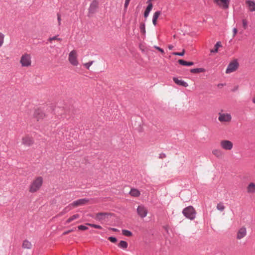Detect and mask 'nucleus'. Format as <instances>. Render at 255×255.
I'll use <instances>...</instances> for the list:
<instances>
[{"label": "nucleus", "mask_w": 255, "mask_h": 255, "mask_svg": "<svg viewBox=\"0 0 255 255\" xmlns=\"http://www.w3.org/2000/svg\"><path fill=\"white\" fill-rule=\"evenodd\" d=\"M87 225L96 229H101L102 228L101 226L94 224L87 223Z\"/></svg>", "instance_id": "7c9ffc66"}, {"label": "nucleus", "mask_w": 255, "mask_h": 255, "mask_svg": "<svg viewBox=\"0 0 255 255\" xmlns=\"http://www.w3.org/2000/svg\"><path fill=\"white\" fill-rule=\"evenodd\" d=\"M129 194L131 196L136 197L139 196L140 195V192L137 189L134 188L130 190Z\"/></svg>", "instance_id": "412c9836"}, {"label": "nucleus", "mask_w": 255, "mask_h": 255, "mask_svg": "<svg viewBox=\"0 0 255 255\" xmlns=\"http://www.w3.org/2000/svg\"><path fill=\"white\" fill-rule=\"evenodd\" d=\"M122 234L123 235L127 237H130L132 235V233L130 231L127 230H123Z\"/></svg>", "instance_id": "cd10ccee"}, {"label": "nucleus", "mask_w": 255, "mask_h": 255, "mask_svg": "<svg viewBox=\"0 0 255 255\" xmlns=\"http://www.w3.org/2000/svg\"><path fill=\"white\" fill-rule=\"evenodd\" d=\"M129 3V2L128 1V0L125 1V5H124V8H125V10H126L128 6V5Z\"/></svg>", "instance_id": "a18cd8bd"}, {"label": "nucleus", "mask_w": 255, "mask_h": 255, "mask_svg": "<svg viewBox=\"0 0 255 255\" xmlns=\"http://www.w3.org/2000/svg\"><path fill=\"white\" fill-rule=\"evenodd\" d=\"M173 80L174 82L179 86H183L184 87H187L188 86L187 83L182 80H179L176 77H173Z\"/></svg>", "instance_id": "2eb2a0df"}, {"label": "nucleus", "mask_w": 255, "mask_h": 255, "mask_svg": "<svg viewBox=\"0 0 255 255\" xmlns=\"http://www.w3.org/2000/svg\"><path fill=\"white\" fill-rule=\"evenodd\" d=\"M212 153L217 158H222L223 153V152L220 149H214L212 151Z\"/></svg>", "instance_id": "a211bd4d"}, {"label": "nucleus", "mask_w": 255, "mask_h": 255, "mask_svg": "<svg viewBox=\"0 0 255 255\" xmlns=\"http://www.w3.org/2000/svg\"><path fill=\"white\" fill-rule=\"evenodd\" d=\"M149 12H150V11H148V10H145L144 11V17L145 18L147 17V16H148V15H149Z\"/></svg>", "instance_id": "c03bdc74"}, {"label": "nucleus", "mask_w": 255, "mask_h": 255, "mask_svg": "<svg viewBox=\"0 0 255 255\" xmlns=\"http://www.w3.org/2000/svg\"><path fill=\"white\" fill-rule=\"evenodd\" d=\"M247 191L249 193H253L255 192V184L251 183L247 187Z\"/></svg>", "instance_id": "f3484780"}, {"label": "nucleus", "mask_w": 255, "mask_h": 255, "mask_svg": "<svg viewBox=\"0 0 255 255\" xmlns=\"http://www.w3.org/2000/svg\"><path fill=\"white\" fill-rule=\"evenodd\" d=\"M247 234L246 229L244 227L241 228L237 233V238L240 240L244 238Z\"/></svg>", "instance_id": "ddd939ff"}, {"label": "nucleus", "mask_w": 255, "mask_h": 255, "mask_svg": "<svg viewBox=\"0 0 255 255\" xmlns=\"http://www.w3.org/2000/svg\"><path fill=\"white\" fill-rule=\"evenodd\" d=\"M77 58V52L76 50H73L69 54V61L70 63L74 66L78 65V62Z\"/></svg>", "instance_id": "39448f33"}, {"label": "nucleus", "mask_w": 255, "mask_h": 255, "mask_svg": "<svg viewBox=\"0 0 255 255\" xmlns=\"http://www.w3.org/2000/svg\"><path fill=\"white\" fill-rule=\"evenodd\" d=\"M205 71V69L204 68H194L190 70V72L192 73H199L202 72H204Z\"/></svg>", "instance_id": "393cba45"}, {"label": "nucleus", "mask_w": 255, "mask_h": 255, "mask_svg": "<svg viewBox=\"0 0 255 255\" xmlns=\"http://www.w3.org/2000/svg\"><path fill=\"white\" fill-rule=\"evenodd\" d=\"M157 19H155V18H152V22H153V24L154 25H156V22H157Z\"/></svg>", "instance_id": "09e8293b"}, {"label": "nucleus", "mask_w": 255, "mask_h": 255, "mask_svg": "<svg viewBox=\"0 0 255 255\" xmlns=\"http://www.w3.org/2000/svg\"><path fill=\"white\" fill-rule=\"evenodd\" d=\"M225 208V207L221 203L218 204L217 205V209L220 211H223L224 210Z\"/></svg>", "instance_id": "c85d7f7f"}, {"label": "nucleus", "mask_w": 255, "mask_h": 255, "mask_svg": "<svg viewBox=\"0 0 255 255\" xmlns=\"http://www.w3.org/2000/svg\"><path fill=\"white\" fill-rule=\"evenodd\" d=\"M185 53V50L183 49L182 51L181 52H174L172 53V54L174 55H178L180 56H183Z\"/></svg>", "instance_id": "2f4dec72"}, {"label": "nucleus", "mask_w": 255, "mask_h": 255, "mask_svg": "<svg viewBox=\"0 0 255 255\" xmlns=\"http://www.w3.org/2000/svg\"><path fill=\"white\" fill-rule=\"evenodd\" d=\"M139 29H140V32L144 35L145 34L146 31H145V25L144 23H142V22L140 23Z\"/></svg>", "instance_id": "bb28decb"}, {"label": "nucleus", "mask_w": 255, "mask_h": 255, "mask_svg": "<svg viewBox=\"0 0 255 255\" xmlns=\"http://www.w3.org/2000/svg\"><path fill=\"white\" fill-rule=\"evenodd\" d=\"M79 217V215L78 214H75L73 216H72L71 217H70L66 221V224H69L74 220L77 219Z\"/></svg>", "instance_id": "a878e982"}, {"label": "nucleus", "mask_w": 255, "mask_h": 255, "mask_svg": "<svg viewBox=\"0 0 255 255\" xmlns=\"http://www.w3.org/2000/svg\"><path fill=\"white\" fill-rule=\"evenodd\" d=\"M137 212L141 218H144L147 215V210L144 206H138L137 209Z\"/></svg>", "instance_id": "9b49d317"}, {"label": "nucleus", "mask_w": 255, "mask_h": 255, "mask_svg": "<svg viewBox=\"0 0 255 255\" xmlns=\"http://www.w3.org/2000/svg\"><path fill=\"white\" fill-rule=\"evenodd\" d=\"M250 10L251 11H255V2L252 0L247 1Z\"/></svg>", "instance_id": "6ab92c4d"}, {"label": "nucleus", "mask_w": 255, "mask_h": 255, "mask_svg": "<svg viewBox=\"0 0 255 255\" xmlns=\"http://www.w3.org/2000/svg\"><path fill=\"white\" fill-rule=\"evenodd\" d=\"M213 2L225 9H228L229 7L230 0H213Z\"/></svg>", "instance_id": "0eeeda50"}, {"label": "nucleus", "mask_w": 255, "mask_h": 255, "mask_svg": "<svg viewBox=\"0 0 255 255\" xmlns=\"http://www.w3.org/2000/svg\"><path fill=\"white\" fill-rule=\"evenodd\" d=\"M31 244L28 241L25 240L23 241L22 247L24 249H30L31 248Z\"/></svg>", "instance_id": "4be33fe9"}, {"label": "nucleus", "mask_w": 255, "mask_h": 255, "mask_svg": "<svg viewBox=\"0 0 255 255\" xmlns=\"http://www.w3.org/2000/svg\"><path fill=\"white\" fill-rule=\"evenodd\" d=\"M220 145L223 149L228 150H231L233 146V143L228 140H222L220 142Z\"/></svg>", "instance_id": "6e6552de"}, {"label": "nucleus", "mask_w": 255, "mask_h": 255, "mask_svg": "<svg viewBox=\"0 0 255 255\" xmlns=\"http://www.w3.org/2000/svg\"><path fill=\"white\" fill-rule=\"evenodd\" d=\"M98 6H99V2L96 0H93L90 4V5L88 9V16L90 17L92 15L94 14L96 12V11L98 8Z\"/></svg>", "instance_id": "20e7f679"}, {"label": "nucleus", "mask_w": 255, "mask_h": 255, "mask_svg": "<svg viewBox=\"0 0 255 255\" xmlns=\"http://www.w3.org/2000/svg\"><path fill=\"white\" fill-rule=\"evenodd\" d=\"M57 40L60 41L61 39L60 38H58V36H55L52 37H50L48 39V41L49 42H51L52 40Z\"/></svg>", "instance_id": "4c0bfd02"}, {"label": "nucleus", "mask_w": 255, "mask_h": 255, "mask_svg": "<svg viewBox=\"0 0 255 255\" xmlns=\"http://www.w3.org/2000/svg\"><path fill=\"white\" fill-rule=\"evenodd\" d=\"M4 40V35L0 32V47L1 46L3 43Z\"/></svg>", "instance_id": "72a5a7b5"}, {"label": "nucleus", "mask_w": 255, "mask_h": 255, "mask_svg": "<svg viewBox=\"0 0 255 255\" xmlns=\"http://www.w3.org/2000/svg\"><path fill=\"white\" fill-rule=\"evenodd\" d=\"M108 240L113 243H115L117 241V238L114 237H110L108 238Z\"/></svg>", "instance_id": "e433bc0d"}, {"label": "nucleus", "mask_w": 255, "mask_h": 255, "mask_svg": "<svg viewBox=\"0 0 255 255\" xmlns=\"http://www.w3.org/2000/svg\"><path fill=\"white\" fill-rule=\"evenodd\" d=\"M74 231V229L69 230H68V231H65V232H63V234H62V235H67V234H68L69 233H71V232H73V231Z\"/></svg>", "instance_id": "37998d69"}, {"label": "nucleus", "mask_w": 255, "mask_h": 255, "mask_svg": "<svg viewBox=\"0 0 255 255\" xmlns=\"http://www.w3.org/2000/svg\"><path fill=\"white\" fill-rule=\"evenodd\" d=\"M20 63L22 66L28 67L31 65V57L29 54L23 55L20 59Z\"/></svg>", "instance_id": "423d86ee"}, {"label": "nucleus", "mask_w": 255, "mask_h": 255, "mask_svg": "<svg viewBox=\"0 0 255 255\" xmlns=\"http://www.w3.org/2000/svg\"><path fill=\"white\" fill-rule=\"evenodd\" d=\"M222 47V45H221V42L220 41H218L216 43V44L215 45V46H214V49H211L210 50V52L211 53H216L218 52V48L219 47Z\"/></svg>", "instance_id": "5701e85b"}, {"label": "nucleus", "mask_w": 255, "mask_h": 255, "mask_svg": "<svg viewBox=\"0 0 255 255\" xmlns=\"http://www.w3.org/2000/svg\"><path fill=\"white\" fill-rule=\"evenodd\" d=\"M160 14H161L160 11H156L153 14V18L157 19L158 18V17L159 16V15H160Z\"/></svg>", "instance_id": "c9c22d12"}, {"label": "nucleus", "mask_w": 255, "mask_h": 255, "mask_svg": "<svg viewBox=\"0 0 255 255\" xmlns=\"http://www.w3.org/2000/svg\"><path fill=\"white\" fill-rule=\"evenodd\" d=\"M94 61H92L88 63L84 64V66L87 69H89L91 65L93 63Z\"/></svg>", "instance_id": "f704fd0d"}, {"label": "nucleus", "mask_w": 255, "mask_h": 255, "mask_svg": "<svg viewBox=\"0 0 255 255\" xmlns=\"http://www.w3.org/2000/svg\"><path fill=\"white\" fill-rule=\"evenodd\" d=\"M110 229L115 232H117L119 231L116 228H111Z\"/></svg>", "instance_id": "3c124183"}, {"label": "nucleus", "mask_w": 255, "mask_h": 255, "mask_svg": "<svg viewBox=\"0 0 255 255\" xmlns=\"http://www.w3.org/2000/svg\"><path fill=\"white\" fill-rule=\"evenodd\" d=\"M22 143L26 146H30L33 143V140L31 137L26 136L22 138Z\"/></svg>", "instance_id": "4468645a"}, {"label": "nucleus", "mask_w": 255, "mask_h": 255, "mask_svg": "<svg viewBox=\"0 0 255 255\" xmlns=\"http://www.w3.org/2000/svg\"><path fill=\"white\" fill-rule=\"evenodd\" d=\"M147 3H148V5L146 7L145 10H148L150 12V11L151 10L152 7H153V5L151 1L148 2V0L147 1Z\"/></svg>", "instance_id": "c756f323"}, {"label": "nucleus", "mask_w": 255, "mask_h": 255, "mask_svg": "<svg viewBox=\"0 0 255 255\" xmlns=\"http://www.w3.org/2000/svg\"><path fill=\"white\" fill-rule=\"evenodd\" d=\"M253 102L255 104V97L252 100Z\"/></svg>", "instance_id": "603ef678"}, {"label": "nucleus", "mask_w": 255, "mask_h": 255, "mask_svg": "<svg viewBox=\"0 0 255 255\" xmlns=\"http://www.w3.org/2000/svg\"><path fill=\"white\" fill-rule=\"evenodd\" d=\"M232 117L229 114L219 113V120L221 122H229L231 120Z\"/></svg>", "instance_id": "9d476101"}, {"label": "nucleus", "mask_w": 255, "mask_h": 255, "mask_svg": "<svg viewBox=\"0 0 255 255\" xmlns=\"http://www.w3.org/2000/svg\"><path fill=\"white\" fill-rule=\"evenodd\" d=\"M237 29L236 28H234L233 29V37H235L237 33Z\"/></svg>", "instance_id": "de8ad7c7"}, {"label": "nucleus", "mask_w": 255, "mask_h": 255, "mask_svg": "<svg viewBox=\"0 0 255 255\" xmlns=\"http://www.w3.org/2000/svg\"><path fill=\"white\" fill-rule=\"evenodd\" d=\"M182 213L186 218L191 220H194L196 217V211L192 206L184 208L182 211Z\"/></svg>", "instance_id": "f257e3e1"}, {"label": "nucleus", "mask_w": 255, "mask_h": 255, "mask_svg": "<svg viewBox=\"0 0 255 255\" xmlns=\"http://www.w3.org/2000/svg\"><path fill=\"white\" fill-rule=\"evenodd\" d=\"M169 49L172 50L173 48V46L172 45H169L168 46Z\"/></svg>", "instance_id": "8fccbe9b"}, {"label": "nucleus", "mask_w": 255, "mask_h": 255, "mask_svg": "<svg viewBox=\"0 0 255 255\" xmlns=\"http://www.w3.org/2000/svg\"><path fill=\"white\" fill-rule=\"evenodd\" d=\"M118 247L123 249H126L128 247V244L127 242L121 241L118 244Z\"/></svg>", "instance_id": "b1692460"}, {"label": "nucleus", "mask_w": 255, "mask_h": 255, "mask_svg": "<svg viewBox=\"0 0 255 255\" xmlns=\"http://www.w3.org/2000/svg\"><path fill=\"white\" fill-rule=\"evenodd\" d=\"M57 20L58 21V24L60 25L61 24V15L60 13H58L57 14Z\"/></svg>", "instance_id": "a19ab883"}, {"label": "nucleus", "mask_w": 255, "mask_h": 255, "mask_svg": "<svg viewBox=\"0 0 255 255\" xmlns=\"http://www.w3.org/2000/svg\"><path fill=\"white\" fill-rule=\"evenodd\" d=\"M154 47L158 50V51H159L162 54H164V50L161 48H160L159 47H158L157 46H154Z\"/></svg>", "instance_id": "ea45409f"}, {"label": "nucleus", "mask_w": 255, "mask_h": 255, "mask_svg": "<svg viewBox=\"0 0 255 255\" xmlns=\"http://www.w3.org/2000/svg\"><path fill=\"white\" fill-rule=\"evenodd\" d=\"M78 228L79 230L83 231L86 230L88 229V227L84 225H80L78 227Z\"/></svg>", "instance_id": "58836bf2"}, {"label": "nucleus", "mask_w": 255, "mask_h": 255, "mask_svg": "<svg viewBox=\"0 0 255 255\" xmlns=\"http://www.w3.org/2000/svg\"><path fill=\"white\" fill-rule=\"evenodd\" d=\"M67 208H68V207H66V208H65L64 209L63 211V212H62L61 213H60L58 215V216H61V215H62L63 214H64L65 213H66V212L67 211Z\"/></svg>", "instance_id": "49530a36"}, {"label": "nucleus", "mask_w": 255, "mask_h": 255, "mask_svg": "<svg viewBox=\"0 0 255 255\" xmlns=\"http://www.w3.org/2000/svg\"><path fill=\"white\" fill-rule=\"evenodd\" d=\"M166 157V155L165 153H161L159 154V158H160V159H163V158H164Z\"/></svg>", "instance_id": "79ce46f5"}, {"label": "nucleus", "mask_w": 255, "mask_h": 255, "mask_svg": "<svg viewBox=\"0 0 255 255\" xmlns=\"http://www.w3.org/2000/svg\"><path fill=\"white\" fill-rule=\"evenodd\" d=\"M239 64L238 62L237 59H234L231 62L226 70L227 74H229L235 71L239 67Z\"/></svg>", "instance_id": "7ed1b4c3"}, {"label": "nucleus", "mask_w": 255, "mask_h": 255, "mask_svg": "<svg viewBox=\"0 0 255 255\" xmlns=\"http://www.w3.org/2000/svg\"><path fill=\"white\" fill-rule=\"evenodd\" d=\"M43 182V179L41 177H37L31 183L29 191L34 193L37 191L41 186Z\"/></svg>", "instance_id": "f03ea898"}, {"label": "nucleus", "mask_w": 255, "mask_h": 255, "mask_svg": "<svg viewBox=\"0 0 255 255\" xmlns=\"http://www.w3.org/2000/svg\"><path fill=\"white\" fill-rule=\"evenodd\" d=\"M218 86H223V84H219V85H218Z\"/></svg>", "instance_id": "5fc2aeb1"}, {"label": "nucleus", "mask_w": 255, "mask_h": 255, "mask_svg": "<svg viewBox=\"0 0 255 255\" xmlns=\"http://www.w3.org/2000/svg\"><path fill=\"white\" fill-rule=\"evenodd\" d=\"M44 116V113L40 109L35 110L33 114V117L35 118L37 121L40 119H42Z\"/></svg>", "instance_id": "f8f14e48"}, {"label": "nucleus", "mask_w": 255, "mask_h": 255, "mask_svg": "<svg viewBox=\"0 0 255 255\" xmlns=\"http://www.w3.org/2000/svg\"><path fill=\"white\" fill-rule=\"evenodd\" d=\"M243 26L245 29H246L248 27V21L246 19H244L242 20Z\"/></svg>", "instance_id": "473e14b6"}, {"label": "nucleus", "mask_w": 255, "mask_h": 255, "mask_svg": "<svg viewBox=\"0 0 255 255\" xmlns=\"http://www.w3.org/2000/svg\"><path fill=\"white\" fill-rule=\"evenodd\" d=\"M109 214L107 213H98L96 214V219L98 220L101 221L106 219L109 216Z\"/></svg>", "instance_id": "dca6fc26"}, {"label": "nucleus", "mask_w": 255, "mask_h": 255, "mask_svg": "<svg viewBox=\"0 0 255 255\" xmlns=\"http://www.w3.org/2000/svg\"><path fill=\"white\" fill-rule=\"evenodd\" d=\"M238 87H237L236 88H234V90H233L232 91H235V90H236L237 89Z\"/></svg>", "instance_id": "864d4df0"}, {"label": "nucleus", "mask_w": 255, "mask_h": 255, "mask_svg": "<svg viewBox=\"0 0 255 255\" xmlns=\"http://www.w3.org/2000/svg\"><path fill=\"white\" fill-rule=\"evenodd\" d=\"M178 62L180 65L183 66H190L194 65V62H187L183 59H179Z\"/></svg>", "instance_id": "aec40b11"}, {"label": "nucleus", "mask_w": 255, "mask_h": 255, "mask_svg": "<svg viewBox=\"0 0 255 255\" xmlns=\"http://www.w3.org/2000/svg\"><path fill=\"white\" fill-rule=\"evenodd\" d=\"M89 200L87 198L80 199L78 200L74 201L72 203L70 204L69 206L73 207H77L86 204L89 202Z\"/></svg>", "instance_id": "1a4fd4ad"}]
</instances>
